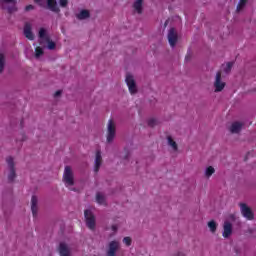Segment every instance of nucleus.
<instances>
[{
  "label": "nucleus",
  "mask_w": 256,
  "mask_h": 256,
  "mask_svg": "<svg viewBox=\"0 0 256 256\" xmlns=\"http://www.w3.org/2000/svg\"><path fill=\"white\" fill-rule=\"evenodd\" d=\"M208 228L210 229L211 233H215V231H217V222L214 220L209 221Z\"/></svg>",
  "instance_id": "obj_26"
},
{
  "label": "nucleus",
  "mask_w": 256,
  "mask_h": 256,
  "mask_svg": "<svg viewBox=\"0 0 256 256\" xmlns=\"http://www.w3.org/2000/svg\"><path fill=\"white\" fill-rule=\"evenodd\" d=\"M119 229V226L117 224H113L111 226V231H113L114 233H117V230Z\"/></svg>",
  "instance_id": "obj_33"
},
{
  "label": "nucleus",
  "mask_w": 256,
  "mask_h": 256,
  "mask_svg": "<svg viewBox=\"0 0 256 256\" xmlns=\"http://www.w3.org/2000/svg\"><path fill=\"white\" fill-rule=\"evenodd\" d=\"M31 29H32L31 23L27 22L24 26V35L26 39L33 41V39H35V35L31 31Z\"/></svg>",
  "instance_id": "obj_16"
},
{
  "label": "nucleus",
  "mask_w": 256,
  "mask_h": 256,
  "mask_svg": "<svg viewBox=\"0 0 256 256\" xmlns=\"http://www.w3.org/2000/svg\"><path fill=\"white\" fill-rule=\"evenodd\" d=\"M34 9H35V6H33V5H31V4H29V5H27V6L25 7V11H26V12L33 11Z\"/></svg>",
  "instance_id": "obj_32"
},
{
  "label": "nucleus",
  "mask_w": 256,
  "mask_h": 256,
  "mask_svg": "<svg viewBox=\"0 0 256 256\" xmlns=\"http://www.w3.org/2000/svg\"><path fill=\"white\" fill-rule=\"evenodd\" d=\"M58 4L61 7H67V5H69V0H58Z\"/></svg>",
  "instance_id": "obj_31"
},
{
  "label": "nucleus",
  "mask_w": 256,
  "mask_h": 256,
  "mask_svg": "<svg viewBox=\"0 0 256 256\" xmlns=\"http://www.w3.org/2000/svg\"><path fill=\"white\" fill-rule=\"evenodd\" d=\"M84 217L86 220L87 227L89 229H95V215H93L91 209H87L84 211Z\"/></svg>",
  "instance_id": "obj_10"
},
{
  "label": "nucleus",
  "mask_w": 256,
  "mask_h": 256,
  "mask_svg": "<svg viewBox=\"0 0 256 256\" xmlns=\"http://www.w3.org/2000/svg\"><path fill=\"white\" fill-rule=\"evenodd\" d=\"M43 55V48L41 47H36L35 49V57L36 59H39Z\"/></svg>",
  "instance_id": "obj_29"
},
{
  "label": "nucleus",
  "mask_w": 256,
  "mask_h": 256,
  "mask_svg": "<svg viewBox=\"0 0 256 256\" xmlns=\"http://www.w3.org/2000/svg\"><path fill=\"white\" fill-rule=\"evenodd\" d=\"M133 7L136 13H141L143 11V0H135Z\"/></svg>",
  "instance_id": "obj_24"
},
{
  "label": "nucleus",
  "mask_w": 256,
  "mask_h": 256,
  "mask_svg": "<svg viewBox=\"0 0 256 256\" xmlns=\"http://www.w3.org/2000/svg\"><path fill=\"white\" fill-rule=\"evenodd\" d=\"M122 243H124V245L126 247H131L132 243H133V238L126 236L123 238Z\"/></svg>",
  "instance_id": "obj_27"
},
{
  "label": "nucleus",
  "mask_w": 256,
  "mask_h": 256,
  "mask_svg": "<svg viewBox=\"0 0 256 256\" xmlns=\"http://www.w3.org/2000/svg\"><path fill=\"white\" fill-rule=\"evenodd\" d=\"M241 129H243L242 122H233L229 127L230 133H233V134L241 133Z\"/></svg>",
  "instance_id": "obj_17"
},
{
  "label": "nucleus",
  "mask_w": 256,
  "mask_h": 256,
  "mask_svg": "<svg viewBox=\"0 0 256 256\" xmlns=\"http://www.w3.org/2000/svg\"><path fill=\"white\" fill-rule=\"evenodd\" d=\"M247 1L249 0H239L237 11H243V9H245V5H247Z\"/></svg>",
  "instance_id": "obj_28"
},
{
  "label": "nucleus",
  "mask_w": 256,
  "mask_h": 256,
  "mask_svg": "<svg viewBox=\"0 0 256 256\" xmlns=\"http://www.w3.org/2000/svg\"><path fill=\"white\" fill-rule=\"evenodd\" d=\"M240 211L245 219H247L248 221H253L255 215L253 214V210H251L249 206H247L246 204H240Z\"/></svg>",
  "instance_id": "obj_12"
},
{
  "label": "nucleus",
  "mask_w": 256,
  "mask_h": 256,
  "mask_svg": "<svg viewBox=\"0 0 256 256\" xmlns=\"http://www.w3.org/2000/svg\"><path fill=\"white\" fill-rule=\"evenodd\" d=\"M119 249H121V242H119V240H112L108 243L106 255L117 256V251H119Z\"/></svg>",
  "instance_id": "obj_7"
},
{
  "label": "nucleus",
  "mask_w": 256,
  "mask_h": 256,
  "mask_svg": "<svg viewBox=\"0 0 256 256\" xmlns=\"http://www.w3.org/2000/svg\"><path fill=\"white\" fill-rule=\"evenodd\" d=\"M99 167H101V152H96L95 162H94V171H99Z\"/></svg>",
  "instance_id": "obj_22"
},
{
  "label": "nucleus",
  "mask_w": 256,
  "mask_h": 256,
  "mask_svg": "<svg viewBox=\"0 0 256 256\" xmlns=\"http://www.w3.org/2000/svg\"><path fill=\"white\" fill-rule=\"evenodd\" d=\"M5 63H6L5 53L0 52V73H3V70L5 69Z\"/></svg>",
  "instance_id": "obj_25"
},
{
  "label": "nucleus",
  "mask_w": 256,
  "mask_h": 256,
  "mask_svg": "<svg viewBox=\"0 0 256 256\" xmlns=\"http://www.w3.org/2000/svg\"><path fill=\"white\" fill-rule=\"evenodd\" d=\"M65 187L71 189L73 185H75V175L73 174V169L71 166H66L64 168L63 179H62Z\"/></svg>",
  "instance_id": "obj_1"
},
{
  "label": "nucleus",
  "mask_w": 256,
  "mask_h": 256,
  "mask_svg": "<svg viewBox=\"0 0 256 256\" xmlns=\"http://www.w3.org/2000/svg\"><path fill=\"white\" fill-rule=\"evenodd\" d=\"M125 83L128 87L129 93L131 95H135V93H137L138 91L137 82L135 81V76H133V74L131 73H127L125 78Z\"/></svg>",
  "instance_id": "obj_6"
},
{
  "label": "nucleus",
  "mask_w": 256,
  "mask_h": 256,
  "mask_svg": "<svg viewBox=\"0 0 256 256\" xmlns=\"http://www.w3.org/2000/svg\"><path fill=\"white\" fill-rule=\"evenodd\" d=\"M215 175V167L213 166H206L204 169V177L205 179H211Z\"/></svg>",
  "instance_id": "obj_21"
},
{
  "label": "nucleus",
  "mask_w": 256,
  "mask_h": 256,
  "mask_svg": "<svg viewBox=\"0 0 256 256\" xmlns=\"http://www.w3.org/2000/svg\"><path fill=\"white\" fill-rule=\"evenodd\" d=\"M168 43L170 46L175 47L177 45V41H179V34H177V30L171 28L168 31Z\"/></svg>",
  "instance_id": "obj_13"
},
{
  "label": "nucleus",
  "mask_w": 256,
  "mask_h": 256,
  "mask_svg": "<svg viewBox=\"0 0 256 256\" xmlns=\"http://www.w3.org/2000/svg\"><path fill=\"white\" fill-rule=\"evenodd\" d=\"M91 17V11L87 9H81L79 12L76 13V18L79 21H85Z\"/></svg>",
  "instance_id": "obj_15"
},
{
  "label": "nucleus",
  "mask_w": 256,
  "mask_h": 256,
  "mask_svg": "<svg viewBox=\"0 0 256 256\" xmlns=\"http://www.w3.org/2000/svg\"><path fill=\"white\" fill-rule=\"evenodd\" d=\"M167 143H168V146L170 147L171 151L173 153H177L179 146L177 145V142L175 141V139H173V137H171V136H168Z\"/></svg>",
  "instance_id": "obj_19"
},
{
  "label": "nucleus",
  "mask_w": 256,
  "mask_h": 256,
  "mask_svg": "<svg viewBox=\"0 0 256 256\" xmlns=\"http://www.w3.org/2000/svg\"><path fill=\"white\" fill-rule=\"evenodd\" d=\"M96 203H98V205H107V200L103 193L96 194Z\"/></svg>",
  "instance_id": "obj_23"
},
{
  "label": "nucleus",
  "mask_w": 256,
  "mask_h": 256,
  "mask_svg": "<svg viewBox=\"0 0 256 256\" xmlns=\"http://www.w3.org/2000/svg\"><path fill=\"white\" fill-rule=\"evenodd\" d=\"M39 209V198L37 196H32L31 198V210L33 215H37V211Z\"/></svg>",
  "instance_id": "obj_18"
},
{
  "label": "nucleus",
  "mask_w": 256,
  "mask_h": 256,
  "mask_svg": "<svg viewBox=\"0 0 256 256\" xmlns=\"http://www.w3.org/2000/svg\"><path fill=\"white\" fill-rule=\"evenodd\" d=\"M34 3L36 5H39L40 7H48L50 11H53L54 13H59L61 9H59V6H57L56 0H34Z\"/></svg>",
  "instance_id": "obj_3"
},
{
  "label": "nucleus",
  "mask_w": 256,
  "mask_h": 256,
  "mask_svg": "<svg viewBox=\"0 0 256 256\" xmlns=\"http://www.w3.org/2000/svg\"><path fill=\"white\" fill-rule=\"evenodd\" d=\"M0 3L8 13H15L17 11V0H0Z\"/></svg>",
  "instance_id": "obj_8"
},
{
  "label": "nucleus",
  "mask_w": 256,
  "mask_h": 256,
  "mask_svg": "<svg viewBox=\"0 0 256 256\" xmlns=\"http://www.w3.org/2000/svg\"><path fill=\"white\" fill-rule=\"evenodd\" d=\"M231 69H233V63L227 62L222 64L221 70L218 73H221V76H223V73L227 75L228 73H231Z\"/></svg>",
  "instance_id": "obj_20"
},
{
  "label": "nucleus",
  "mask_w": 256,
  "mask_h": 256,
  "mask_svg": "<svg viewBox=\"0 0 256 256\" xmlns=\"http://www.w3.org/2000/svg\"><path fill=\"white\" fill-rule=\"evenodd\" d=\"M229 221H235V214H230L227 217V220H225L224 225H223V237L225 239L231 237V234L233 233V225Z\"/></svg>",
  "instance_id": "obj_5"
},
{
  "label": "nucleus",
  "mask_w": 256,
  "mask_h": 256,
  "mask_svg": "<svg viewBox=\"0 0 256 256\" xmlns=\"http://www.w3.org/2000/svg\"><path fill=\"white\" fill-rule=\"evenodd\" d=\"M221 72H217L214 80V92L215 93H221L223 89H225V82L221 79Z\"/></svg>",
  "instance_id": "obj_9"
},
{
  "label": "nucleus",
  "mask_w": 256,
  "mask_h": 256,
  "mask_svg": "<svg viewBox=\"0 0 256 256\" xmlns=\"http://www.w3.org/2000/svg\"><path fill=\"white\" fill-rule=\"evenodd\" d=\"M148 125L150 127H155V125H157V119H155V118L148 119Z\"/></svg>",
  "instance_id": "obj_30"
},
{
  "label": "nucleus",
  "mask_w": 256,
  "mask_h": 256,
  "mask_svg": "<svg viewBox=\"0 0 256 256\" xmlns=\"http://www.w3.org/2000/svg\"><path fill=\"white\" fill-rule=\"evenodd\" d=\"M39 39H40V45L47 43V49H50V50L55 49L56 47L55 42L49 39V34H47V30H45L44 28H41L39 30Z\"/></svg>",
  "instance_id": "obj_4"
},
{
  "label": "nucleus",
  "mask_w": 256,
  "mask_h": 256,
  "mask_svg": "<svg viewBox=\"0 0 256 256\" xmlns=\"http://www.w3.org/2000/svg\"><path fill=\"white\" fill-rule=\"evenodd\" d=\"M58 252L60 256H71V248L65 242L60 243Z\"/></svg>",
  "instance_id": "obj_14"
},
{
  "label": "nucleus",
  "mask_w": 256,
  "mask_h": 256,
  "mask_svg": "<svg viewBox=\"0 0 256 256\" xmlns=\"http://www.w3.org/2000/svg\"><path fill=\"white\" fill-rule=\"evenodd\" d=\"M117 132V124L113 120H109L107 123V130H106V141L107 143H113L115 140V135Z\"/></svg>",
  "instance_id": "obj_2"
},
{
  "label": "nucleus",
  "mask_w": 256,
  "mask_h": 256,
  "mask_svg": "<svg viewBox=\"0 0 256 256\" xmlns=\"http://www.w3.org/2000/svg\"><path fill=\"white\" fill-rule=\"evenodd\" d=\"M61 93H63V91L58 90L54 93V97H61Z\"/></svg>",
  "instance_id": "obj_34"
},
{
  "label": "nucleus",
  "mask_w": 256,
  "mask_h": 256,
  "mask_svg": "<svg viewBox=\"0 0 256 256\" xmlns=\"http://www.w3.org/2000/svg\"><path fill=\"white\" fill-rule=\"evenodd\" d=\"M6 163L8 165V179L9 181H13L15 179V160L13 157H8L6 159Z\"/></svg>",
  "instance_id": "obj_11"
}]
</instances>
